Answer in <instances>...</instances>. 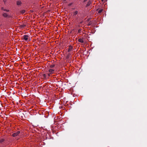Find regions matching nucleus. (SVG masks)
Segmentation results:
<instances>
[{"label": "nucleus", "instance_id": "obj_13", "mask_svg": "<svg viewBox=\"0 0 147 147\" xmlns=\"http://www.w3.org/2000/svg\"><path fill=\"white\" fill-rule=\"evenodd\" d=\"M82 30L81 29H80L78 30V32L79 33H80L82 31Z\"/></svg>", "mask_w": 147, "mask_h": 147}, {"label": "nucleus", "instance_id": "obj_20", "mask_svg": "<svg viewBox=\"0 0 147 147\" xmlns=\"http://www.w3.org/2000/svg\"><path fill=\"white\" fill-rule=\"evenodd\" d=\"M50 74H51L50 73V74H48V76H50Z\"/></svg>", "mask_w": 147, "mask_h": 147}, {"label": "nucleus", "instance_id": "obj_6", "mask_svg": "<svg viewBox=\"0 0 147 147\" xmlns=\"http://www.w3.org/2000/svg\"><path fill=\"white\" fill-rule=\"evenodd\" d=\"M78 11H76L74 13L73 16L75 17L77 14L78 13Z\"/></svg>", "mask_w": 147, "mask_h": 147}, {"label": "nucleus", "instance_id": "obj_9", "mask_svg": "<svg viewBox=\"0 0 147 147\" xmlns=\"http://www.w3.org/2000/svg\"><path fill=\"white\" fill-rule=\"evenodd\" d=\"M3 15L5 17H7L8 16V15L6 13H3Z\"/></svg>", "mask_w": 147, "mask_h": 147}, {"label": "nucleus", "instance_id": "obj_3", "mask_svg": "<svg viewBox=\"0 0 147 147\" xmlns=\"http://www.w3.org/2000/svg\"><path fill=\"white\" fill-rule=\"evenodd\" d=\"M72 49H73V47L71 45L69 46V47L68 49V50H67L68 52H69L70 51H71Z\"/></svg>", "mask_w": 147, "mask_h": 147}, {"label": "nucleus", "instance_id": "obj_16", "mask_svg": "<svg viewBox=\"0 0 147 147\" xmlns=\"http://www.w3.org/2000/svg\"><path fill=\"white\" fill-rule=\"evenodd\" d=\"M91 22H89L88 23V26H90V25H91Z\"/></svg>", "mask_w": 147, "mask_h": 147}, {"label": "nucleus", "instance_id": "obj_1", "mask_svg": "<svg viewBox=\"0 0 147 147\" xmlns=\"http://www.w3.org/2000/svg\"><path fill=\"white\" fill-rule=\"evenodd\" d=\"M20 131H18L17 132L13 133L12 136L13 137H15L17 136H19L20 134Z\"/></svg>", "mask_w": 147, "mask_h": 147}, {"label": "nucleus", "instance_id": "obj_19", "mask_svg": "<svg viewBox=\"0 0 147 147\" xmlns=\"http://www.w3.org/2000/svg\"><path fill=\"white\" fill-rule=\"evenodd\" d=\"M87 0H84V2H86Z\"/></svg>", "mask_w": 147, "mask_h": 147}, {"label": "nucleus", "instance_id": "obj_11", "mask_svg": "<svg viewBox=\"0 0 147 147\" xmlns=\"http://www.w3.org/2000/svg\"><path fill=\"white\" fill-rule=\"evenodd\" d=\"M102 11H103V9H100V10H99L98 11V13H101L102 12Z\"/></svg>", "mask_w": 147, "mask_h": 147}, {"label": "nucleus", "instance_id": "obj_10", "mask_svg": "<svg viewBox=\"0 0 147 147\" xmlns=\"http://www.w3.org/2000/svg\"><path fill=\"white\" fill-rule=\"evenodd\" d=\"M25 12V10H22L20 11V12L22 13L23 14Z\"/></svg>", "mask_w": 147, "mask_h": 147}, {"label": "nucleus", "instance_id": "obj_22", "mask_svg": "<svg viewBox=\"0 0 147 147\" xmlns=\"http://www.w3.org/2000/svg\"><path fill=\"white\" fill-rule=\"evenodd\" d=\"M102 1H103V0H101Z\"/></svg>", "mask_w": 147, "mask_h": 147}, {"label": "nucleus", "instance_id": "obj_14", "mask_svg": "<svg viewBox=\"0 0 147 147\" xmlns=\"http://www.w3.org/2000/svg\"><path fill=\"white\" fill-rule=\"evenodd\" d=\"M42 76L44 78H46V75L45 74H43V75H42Z\"/></svg>", "mask_w": 147, "mask_h": 147}, {"label": "nucleus", "instance_id": "obj_8", "mask_svg": "<svg viewBox=\"0 0 147 147\" xmlns=\"http://www.w3.org/2000/svg\"><path fill=\"white\" fill-rule=\"evenodd\" d=\"M21 1H17V4L18 5H21Z\"/></svg>", "mask_w": 147, "mask_h": 147}, {"label": "nucleus", "instance_id": "obj_18", "mask_svg": "<svg viewBox=\"0 0 147 147\" xmlns=\"http://www.w3.org/2000/svg\"><path fill=\"white\" fill-rule=\"evenodd\" d=\"M1 9L2 10H4V9H5L3 7H1Z\"/></svg>", "mask_w": 147, "mask_h": 147}, {"label": "nucleus", "instance_id": "obj_5", "mask_svg": "<svg viewBox=\"0 0 147 147\" xmlns=\"http://www.w3.org/2000/svg\"><path fill=\"white\" fill-rule=\"evenodd\" d=\"M78 41L79 42H80L81 43H84V42L83 40H82V39H81V38L78 39Z\"/></svg>", "mask_w": 147, "mask_h": 147}, {"label": "nucleus", "instance_id": "obj_21", "mask_svg": "<svg viewBox=\"0 0 147 147\" xmlns=\"http://www.w3.org/2000/svg\"><path fill=\"white\" fill-rule=\"evenodd\" d=\"M82 22H80V24H82Z\"/></svg>", "mask_w": 147, "mask_h": 147}, {"label": "nucleus", "instance_id": "obj_4", "mask_svg": "<svg viewBox=\"0 0 147 147\" xmlns=\"http://www.w3.org/2000/svg\"><path fill=\"white\" fill-rule=\"evenodd\" d=\"M54 70L52 69H50L49 70V71L50 72V74H52L53 73Z\"/></svg>", "mask_w": 147, "mask_h": 147}, {"label": "nucleus", "instance_id": "obj_7", "mask_svg": "<svg viewBox=\"0 0 147 147\" xmlns=\"http://www.w3.org/2000/svg\"><path fill=\"white\" fill-rule=\"evenodd\" d=\"M91 4V2L90 1H89L87 4L86 5V7H87L88 6H89L90 4Z\"/></svg>", "mask_w": 147, "mask_h": 147}, {"label": "nucleus", "instance_id": "obj_12", "mask_svg": "<svg viewBox=\"0 0 147 147\" xmlns=\"http://www.w3.org/2000/svg\"><path fill=\"white\" fill-rule=\"evenodd\" d=\"M55 66V65L54 64H52L50 66L51 68H53Z\"/></svg>", "mask_w": 147, "mask_h": 147}, {"label": "nucleus", "instance_id": "obj_15", "mask_svg": "<svg viewBox=\"0 0 147 147\" xmlns=\"http://www.w3.org/2000/svg\"><path fill=\"white\" fill-rule=\"evenodd\" d=\"M4 11H6L7 12H9V10H7V9H4Z\"/></svg>", "mask_w": 147, "mask_h": 147}, {"label": "nucleus", "instance_id": "obj_2", "mask_svg": "<svg viewBox=\"0 0 147 147\" xmlns=\"http://www.w3.org/2000/svg\"><path fill=\"white\" fill-rule=\"evenodd\" d=\"M28 35H24L23 36L24 39L26 40H27L28 39Z\"/></svg>", "mask_w": 147, "mask_h": 147}, {"label": "nucleus", "instance_id": "obj_17", "mask_svg": "<svg viewBox=\"0 0 147 147\" xmlns=\"http://www.w3.org/2000/svg\"><path fill=\"white\" fill-rule=\"evenodd\" d=\"M5 3L7 1V0H3Z\"/></svg>", "mask_w": 147, "mask_h": 147}]
</instances>
